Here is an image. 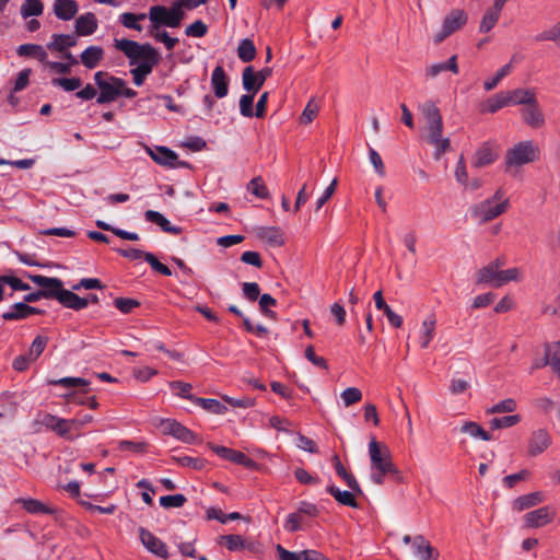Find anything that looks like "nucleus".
<instances>
[{"instance_id": "1", "label": "nucleus", "mask_w": 560, "mask_h": 560, "mask_svg": "<svg viewBox=\"0 0 560 560\" xmlns=\"http://www.w3.org/2000/svg\"><path fill=\"white\" fill-rule=\"evenodd\" d=\"M424 119L423 137L434 147V158L439 160L451 148L448 138L443 137V120L440 109L433 102H425L419 106Z\"/></svg>"}, {"instance_id": "2", "label": "nucleus", "mask_w": 560, "mask_h": 560, "mask_svg": "<svg viewBox=\"0 0 560 560\" xmlns=\"http://www.w3.org/2000/svg\"><path fill=\"white\" fill-rule=\"evenodd\" d=\"M114 47L121 51L128 59L129 65H139L140 62H149L158 65L160 62L159 51L150 44H139L131 39H114Z\"/></svg>"}, {"instance_id": "3", "label": "nucleus", "mask_w": 560, "mask_h": 560, "mask_svg": "<svg viewBox=\"0 0 560 560\" xmlns=\"http://www.w3.org/2000/svg\"><path fill=\"white\" fill-rule=\"evenodd\" d=\"M510 207V200L500 188L492 197L475 203L470 208L471 217L479 223H487L503 214Z\"/></svg>"}, {"instance_id": "4", "label": "nucleus", "mask_w": 560, "mask_h": 560, "mask_svg": "<svg viewBox=\"0 0 560 560\" xmlns=\"http://www.w3.org/2000/svg\"><path fill=\"white\" fill-rule=\"evenodd\" d=\"M184 16L185 13L179 8L177 1H175L171 8L153 5L148 13V18L151 22L150 27L154 28H161L162 26L172 28L179 27Z\"/></svg>"}, {"instance_id": "5", "label": "nucleus", "mask_w": 560, "mask_h": 560, "mask_svg": "<svg viewBox=\"0 0 560 560\" xmlns=\"http://www.w3.org/2000/svg\"><path fill=\"white\" fill-rule=\"evenodd\" d=\"M94 81L100 89V94L96 98L97 104L112 103L119 97V88H122V79L114 77L108 72L97 71L94 74Z\"/></svg>"}, {"instance_id": "6", "label": "nucleus", "mask_w": 560, "mask_h": 560, "mask_svg": "<svg viewBox=\"0 0 560 560\" xmlns=\"http://www.w3.org/2000/svg\"><path fill=\"white\" fill-rule=\"evenodd\" d=\"M538 156V148L532 141H522L506 152V168L518 167L535 161Z\"/></svg>"}, {"instance_id": "7", "label": "nucleus", "mask_w": 560, "mask_h": 560, "mask_svg": "<svg viewBox=\"0 0 560 560\" xmlns=\"http://www.w3.org/2000/svg\"><path fill=\"white\" fill-rule=\"evenodd\" d=\"M34 423L40 424L46 429L55 432L58 436L69 441H72L81 435V433H73L70 419L59 418L51 413L39 412Z\"/></svg>"}, {"instance_id": "8", "label": "nucleus", "mask_w": 560, "mask_h": 560, "mask_svg": "<svg viewBox=\"0 0 560 560\" xmlns=\"http://www.w3.org/2000/svg\"><path fill=\"white\" fill-rule=\"evenodd\" d=\"M369 455L371 459V469L378 470H396L397 467L392 460V454L389 448L375 439H372L369 443Z\"/></svg>"}, {"instance_id": "9", "label": "nucleus", "mask_w": 560, "mask_h": 560, "mask_svg": "<svg viewBox=\"0 0 560 560\" xmlns=\"http://www.w3.org/2000/svg\"><path fill=\"white\" fill-rule=\"evenodd\" d=\"M467 22V14L459 9L452 10L444 19L441 31L435 35L434 42L442 43L446 37L462 28Z\"/></svg>"}, {"instance_id": "10", "label": "nucleus", "mask_w": 560, "mask_h": 560, "mask_svg": "<svg viewBox=\"0 0 560 560\" xmlns=\"http://www.w3.org/2000/svg\"><path fill=\"white\" fill-rule=\"evenodd\" d=\"M556 517V510L549 505L540 506L527 512L523 516L524 526L527 528H539L550 524Z\"/></svg>"}, {"instance_id": "11", "label": "nucleus", "mask_w": 560, "mask_h": 560, "mask_svg": "<svg viewBox=\"0 0 560 560\" xmlns=\"http://www.w3.org/2000/svg\"><path fill=\"white\" fill-rule=\"evenodd\" d=\"M160 427L164 434L172 435L184 443L192 444L197 442V435L176 420L162 419Z\"/></svg>"}, {"instance_id": "12", "label": "nucleus", "mask_w": 560, "mask_h": 560, "mask_svg": "<svg viewBox=\"0 0 560 560\" xmlns=\"http://www.w3.org/2000/svg\"><path fill=\"white\" fill-rule=\"evenodd\" d=\"M271 68H264L255 72L253 67H246L242 73L243 88L247 92L257 93L265 81L271 75Z\"/></svg>"}, {"instance_id": "13", "label": "nucleus", "mask_w": 560, "mask_h": 560, "mask_svg": "<svg viewBox=\"0 0 560 560\" xmlns=\"http://www.w3.org/2000/svg\"><path fill=\"white\" fill-rule=\"evenodd\" d=\"M208 445L218 456L225 460L242 465L246 468L256 467V462L240 451L229 448L225 446H219L212 443H209Z\"/></svg>"}, {"instance_id": "14", "label": "nucleus", "mask_w": 560, "mask_h": 560, "mask_svg": "<svg viewBox=\"0 0 560 560\" xmlns=\"http://www.w3.org/2000/svg\"><path fill=\"white\" fill-rule=\"evenodd\" d=\"M521 117L523 122L532 129H541L546 126V116L538 101L523 107L521 109Z\"/></svg>"}, {"instance_id": "15", "label": "nucleus", "mask_w": 560, "mask_h": 560, "mask_svg": "<svg viewBox=\"0 0 560 560\" xmlns=\"http://www.w3.org/2000/svg\"><path fill=\"white\" fill-rule=\"evenodd\" d=\"M147 152L155 163L162 166L177 167L184 165L178 161V155L166 147H156L155 149L147 147Z\"/></svg>"}, {"instance_id": "16", "label": "nucleus", "mask_w": 560, "mask_h": 560, "mask_svg": "<svg viewBox=\"0 0 560 560\" xmlns=\"http://www.w3.org/2000/svg\"><path fill=\"white\" fill-rule=\"evenodd\" d=\"M139 537L142 545L153 555L166 559L168 557L165 544L148 529L140 527Z\"/></svg>"}, {"instance_id": "17", "label": "nucleus", "mask_w": 560, "mask_h": 560, "mask_svg": "<svg viewBox=\"0 0 560 560\" xmlns=\"http://www.w3.org/2000/svg\"><path fill=\"white\" fill-rule=\"evenodd\" d=\"M28 278L42 288V292H50V294L44 295L46 299L54 298L58 301V293L63 291V283L60 279L49 278L42 275H28Z\"/></svg>"}, {"instance_id": "18", "label": "nucleus", "mask_w": 560, "mask_h": 560, "mask_svg": "<svg viewBox=\"0 0 560 560\" xmlns=\"http://www.w3.org/2000/svg\"><path fill=\"white\" fill-rule=\"evenodd\" d=\"M551 444V436L546 429H537L532 432L528 440V454L537 456L545 452Z\"/></svg>"}, {"instance_id": "19", "label": "nucleus", "mask_w": 560, "mask_h": 560, "mask_svg": "<svg viewBox=\"0 0 560 560\" xmlns=\"http://www.w3.org/2000/svg\"><path fill=\"white\" fill-rule=\"evenodd\" d=\"M436 316L434 314H428L420 324L418 330V341L422 349L429 347L436 334Z\"/></svg>"}, {"instance_id": "20", "label": "nucleus", "mask_w": 560, "mask_h": 560, "mask_svg": "<svg viewBox=\"0 0 560 560\" xmlns=\"http://www.w3.org/2000/svg\"><path fill=\"white\" fill-rule=\"evenodd\" d=\"M255 235L264 243L272 247H280L284 244V235L278 226H257Z\"/></svg>"}, {"instance_id": "21", "label": "nucleus", "mask_w": 560, "mask_h": 560, "mask_svg": "<svg viewBox=\"0 0 560 560\" xmlns=\"http://www.w3.org/2000/svg\"><path fill=\"white\" fill-rule=\"evenodd\" d=\"M546 497L541 491H535L521 497H517L512 502V509L516 512H522L534 506L539 505L545 501Z\"/></svg>"}, {"instance_id": "22", "label": "nucleus", "mask_w": 560, "mask_h": 560, "mask_svg": "<svg viewBox=\"0 0 560 560\" xmlns=\"http://www.w3.org/2000/svg\"><path fill=\"white\" fill-rule=\"evenodd\" d=\"M211 86L217 97L222 98L229 92V78L222 66H217L211 74Z\"/></svg>"}, {"instance_id": "23", "label": "nucleus", "mask_w": 560, "mask_h": 560, "mask_svg": "<svg viewBox=\"0 0 560 560\" xmlns=\"http://www.w3.org/2000/svg\"><path fill=\"white\" fill-rule=\"evenodd\" d=\"M52 10L59 20L70 21L77 15L79 4L74 0H55Z\"/></svg>"}, {"instance_id": "24", "label": "nucleus", "mask_w": 560, "mask_h": 560, "mask_svg": "<svg viewBox=\"0 0 560 560\" xmlns=\"http://www.w3.org/2000/svg\"><path fill=\"white\" fill-rule=\"evenodd\" d=\"M412 549L413 553L420 560H435L439 556L438 551L432 548L429 541L421 535L413 537Z\"/></svg>"}, {"instance_id": "25", "label": "nucleus", "mask_w": 560, "mask_h": 560, "mask_svg": "<svg viewBox=\"0 0 560 560\" xmlns=\"http://www.w3.org/2000/svg\"><path fill=\"white\" fill-rule=\"evenodd\" d=\"M510 105H523L524 107L537 102L534 89H515L506 92Z\"/></svg>"}, {"instance_id": "26", "label": "nucleus", "mask_w": 560, "mask_h": 560, "mask_svg": "<svg viewBox=\"0 0 560 560\" xmlns=\"http://www.w3.org/2000/svg\"><path fill=\"white\" fill-rule=\"evenodd\" d=\"M58 302L65 307L80 311L85 308L89 305V299L81 298L75 294L73 291L66 290L58 293Z\"/></svg>"}, {"instance_id": "27", "label": "nucleus", "mask_w": 560, "mask_h": 560, "mask_svg": "<svg viewBox=\"0 0 560 560\" xmlns=\"http://www.w3.org/2000/svg\"><path fill=\"white\" fill-rule=\"evenodd\" d=\"M97 19L91 12L84 13L75 20V33L78 36H90L97 30Z\"/></svg>"}, {"instance_id": "28", "label": "nucleus", "mask_w": 560, "mask_h": 560, "mask_svg": "<svg viewBox=\"0 0 560 560\" xmlns=\"http://www.w3.org/2000/svg\"><path fill=\"white\" fill-rule=\"evenodd\" d=\"M104 58V49L101 46H89L80 55V61L88 69L96 68Z\"/></svg>"}, {"instance_id": "29", "label": "nucleus", "mask_w": 560, "mask_h": 560, "mask_svg": "<svg viewBox=\"0 0 560 560\" xmlns=\"http://www.w3.org/2000/svg\"><path fill=\"white\" fill-rule=\"evenodd\" d=\"M144 217L148 222L159 225L163 232L174 235L182 233V229L179 226L173 225L162 213L158 211L147 210L144 212Z\"/></svg>"}, {"instance_id": "30", "label": "nucleus", "mask_w": 560, "mask_h": 560, "mask_svg": "<svg viewBox=\"0 0 560 560\" xmlns=\"http://www.w3.org/2000/svg\"><path fill=\"white\" fill-rule=\"evenodd\" d=\"M497 153L487 143L482 144L474 154L471 164L476 168H482L497 160Z\"/></svg>"}, {"instance_id": "31", "label": "nucleus", "mask_w": 560, "mask_h": 560, "mask_svg": "<svg viewBox=\"0 0 560 560\" xmlns=\"http://www.w3.org/2000/svg\"><path fill=\"white\" fill-rule=\"evenodd\" d=\"M77 45V37L70 34H54L47 48L51 51L66 52L68 48Z\"/></svg>"}, {"instance_id": "32", "label": "nucleus", "mask_w": 560, "mask_h": 560, "mask_svg": "<svg viewBox=\"0 0 560 560\" xmlns=\"http://www.w3.org/2000/svg\"><path fill=\"white\" fill-rule=\"evenodd\" d=\"M443 71H452L453 73H458V66H457V57L452 56L447 61L445 62H438L432 63L425 69V75L434 79L436 78L441 72Z\"/></svg>"}, {"instance_id": "33", "label": "nucleus", "mask_w": 560, "mask_h": 560, "mask_svg": "<svg viewBox=\"0 0 560 560\" xmlns=\"http://www.w3.org/2000/svg\"><path fill=\"white\" fill-rule=\"evenodd\" d=\"M502 8L503 5L498 7L497 0H494L493 5L485 12V15L479 26L480 33H488L495 26L500 18Z\"/></svg>"}, {"instance_id": "34", "label": "nucleus", "mask_w": 560, "mask_h": 560, "mask_svg": "<svg viewBox=\"0 0 560 560\" xmlns=\"http://www.w3.org/2000/svg\"><path fill=\"white\" fill-rule=\"evenodd\" d=\"M326 491L334 497V499L342 504V505H346V506H350V508H357L358 506V503H357V500H355V494L352 490L351 491H347V490H340L339 488H337L336 486L334 485H330L327 487Z\"/></svg>"}, {"instance_id": "35", "label": "nucleus", "mask_w": 560, "mask_h": 560, "mask_svg": "<svg viewBox=\"0 0 560 560\" xmlns=\"http://www.w3.org/2000/svg\"><path fill=\"white\" fill-rule=\"evenodd\" d=\"M30 514H54L55 510L36 499L20 498L15 500Z\"/></svg>"}, {"instance_id": "36", "label": "nucleus", "mask_w": 560, "mask_h": 560, "mask_svg": "<svg viewBox=\"0 0 560 560\" xmlns=\"http://www.w3.org/2000/svg\"><path fill=\"white\" fill-rule=\"evenodd\" d=\"M544 364H549L552 371L560 376V342L546 346Z\"/></svg>"}, {"instance_id": "37", "label": "nucleus", "mask_w": 560, "mask_h": 560, "mask_svg": "<svg viewBox=\"0 0 560 560\" xmlns=\"http://www.w3.org/2000/svg\"><path fill=\"white\" fill-rule=\"evenodd\" d=\"M20 57H33L38 59L40 62H47L46 49L37 44H23L18 47L16 50Z\"/></svg>"}, {"instance_id": "38", "label": "nucleus", "mask_w": 560, "mask_h": 560, "mask_svg": "<svg viewBox=\"0 0 560 560\" xmlns=\"http://www.w3.org/2000/svg\"><path fill=\"white\" fill-rule=\"evenodd\" d=\"M499 271L500 270L488 264L476 272V283L491 284L497 288Z\"/></svg>"}, {"instance_id": "39", "label": "nucleus", "mask_w": 560, "mask_h": 560, "mask_svg": "<svg viewBox=\"0 0 560 560\" xmlns=\"http://www.w3.org/2000/svg\"><path fill=\"white\" fill-rule=\"evenodd\" d=\"M32 306L26 303L19 302L15 303L10 311L2 314L3 319L5 320H19L24 319L31 316Z\"/></svg>"}, {"instance_id": "40", "label": "nucleus", "mask_w": 560, "mask_h": 560, "mask_svg": "<svg viewBox=\"0 0 560 560\" xmlns=\"http://www.w3.org/2000/svg\"><path fill=\"white\" fill-rule=\"evenodd\" d=\"M505 106H510L508 94L506 92H501L486 101L482 107V112H489L493 114Z\"/></svg>"}, {"instance_id": "41", "label": "nucleus", "mask_w": 560, "mask_h": 560, "mask_svg": "<svg viewBox=\"0 0 560 560\" xmlns=\"http://www.w3.org/2000/svg\"><path fill=\"white\" fill-rule=\"evenodd\" d=\"M460 431L470 435L471 438L480 439L482 441L492 440V436L475 421H466L462 425Z\"/></svg>"}, {"instance_id": "42", "label": "nucleus", "mask_w": 560, "mask_h": 560, "mask_svg": "<svg viewBox=\"0 0 560 560\" xmlns=\"http://www.w3.org/2000/svg\"><path fill=\"white\" fill-rule=\"evenodd\" d=\"M194 402L203 408L205 410L214 415H224L228 408L217 399L212 398H195Z\"/></svg>"}, {"instance_id": "43", "label": "nucleus", "mask_w": 560, "mask_h": 560, "mask_svg": "<svg viewBox=\"0 0 560 560\" xmlns=\"http://www.w3.org/2000/svg\"><path fill=\"white\" fill-rule=\"evenodd\" d=\"M536 42H553L560 47V21L535 36Z\"/></svg>"}, {"instance_id": "44", "label": "nucleus", "mask_w": 560, "mask_h": 560, "mask_svg": "<svg viewBox=\"0 0 560 560\" xmlns=\"http://www.w3.org/2000/svg\"><path fill=\"white\" fill-rule=\"evenodd\" d=\"M237 56L243 62L254 60L256 56V47L252 39L244 38L240 42L237 47Z\"/></svg>"}, {"instance_id": "45", "label": "nucleus", "mask_w": 560, "mask_h": 560, "mask_svg": "<svg viewBox=\"0 0 560 560\" xmlns=\"http://www.w3.org/2000/svg\"><path fill=\"white\" fill-rule=\"evenodd\" d=\"M522 420V417L517 413L515 415H509L503 416L500 418H493L490 420L489 424L492 430H500V429H506L512 428L516 424H518Z\"/></svg>"}, {"instance_id": "46", "label": "nucleus", "mask_w": 560, "mask_h": 560, "mask_svg": "<svg viewBox=\"0 0 560 560\" xmlns=\"http://www.w3.org/2000/svg\"><path fill=\"white\" fill-rule=\"evenodd\" d=\"M43 11L44 3L42 0H25L21 5V15L23 19L42 15Z\"/></svg>"}, {"instance_id": "47", "label": "nucleus", "mask_w": 560, "mask_h": 560, "mask_svg": "<svg viewBox=\"0 0 560 560\" xmlns=\"http://www.w3.org/2000/svg\"><path fill=\"white\" fill-rule=\"evenodd\" d=\"M247 190L259 199H268L270 196L261 176L250 179L247 184Z\"/></svg>"}, {"instance_id": "48", "label": "nucleus", "mask_w": 560, "mask_h": 560, "mask_svg": "<svg viewBox=\"0 0 560 560\" xmlns=\"http://www.w3.org/2000/svg\"><path fill=\"white\" fill-rule=\"evenodd\" d=\"M154 66L149 62H140L136 68H132L130 73L132 74L133 83L137 86H141L145 78L152 72Z\"/></svg>"}, {"instance_id": "49", "label": "nucleus", "mask_w": 560, "mask_h": 560, "mask_svg": "<svg viewBox=\"0 0 560 560\" xmlns=\"http://www.w3.org/2000/svg\"><path fill=\"white\" fill-rule=\"evenodd\" d=\"M517 404L513 398L503 399L486 410L487 415L512 413L516 410Z\"/></svg>"}, {"instance_id": "50", "label": "nucleus", "mask_w": 560, "mask_h": 560, "mask_svg": "<svg viewBox=\"0 0 560 560\" xmlns=\"http://www.w3.org/2000/svg\"><path fill=\"white\" fill-rule=\"evenodd\" d=\"M96 226L98 229H101V230H104V231H110L116 236H118V237H120L122 240L138 241L140 238L139 234H137L135 232H128V231H125V230H121V229H118V228H114L110 224H108V223H106L105 221H102V220H97L96 221Z\"/></svg>"}, {"instance_id": "51", "label": "nucleus", "mask_w": 560, "mask_h": 560, "mask_svg": "<svg viewBox=\"0 0 560 560\" xmlns=\"http://www.w3.org/2000/svg\"><path fill=\"white\" fill-rule=\"evenodd\" d=\"M523 279V271L520 268H510L499 271V279L497 288H500L511 281H521Z\"/></svg>"}, {"instance_id": "52", "label": "nucleus", "mask_w": 560, "mask_h": 560, "mask_svg": "<svg viewBox=\"0 0 560 560\" xmlns=\"http://www.w3.org/2000/svg\"><path fill=\"white\" fill-rule=\"evenodd\" d=\"M145 16L147 15L144 13L135 14L130 12H125L119 16V20L125 27L141 32L142 26L138 23V21L144 20Z\"/></svg>"}, {"instance_id": "53", "label": "nucleus", "mask_w": 560, "mask_h": 560, "mask_svg": "<svg viewBox=\"0 0 560 560\" xmlns=\"http://www.w3.org/2000/svg\"><path fill=\"white\" fill-rule=\"evenodd\" d=\"M150 35L160 43H163L167 50H172L178 43L177 38L171 37L167 32L161 31V28H149Z\"/></svg>"}, {"instance_id": "54", "label": "nucleus", "mask_w": 560, "mask_h": 560, "mask_svg": "<svg viewBox=\"0 0 560 560\" xmlns=\"http://www.w3.org/2000/svg\"><path fill=\"white\" fill-rule=\"evenodd\" d=\"M54 86H59L66 92H72L81 88L82 81L80 78H55L51 80Z\"/></svg>"}, {"instance_id": "55", "label": "nucleus", "mask_w": 560, "mask_h": 560, "mask_svg": "<svg viewBox=\"0 0 560 560\" xmlns=\"http://www.w3.org/2000/svg\"><path fill=\"white\" fill-rule=\"evenodd\" d=\"M256 93L248 92V94H244L240 98V112L244 117H253L255 115L253 110V103Z\"/></svg>"}, {"instance_id": "56", "label": "nucleus", "mask_w": 560, "mask_h": 560, "mask_svg": "<svg viewBox=\"0 0 560 560\" xmlns=\"http://www.w3.org/2000/svg\"><path fill=\"white\" fill-rule=\"evenodd\" d=\"M511 69H512L511 63H508V65H504L503 67H501L492 79L485 81V83H483L485 90H487V91L493 90L499 84V82L511 72Z\"/></svg>"}, {"instance_id": "57", "label": "nucleus", "mask_w": 560, "mask_h": 560, "mask_svg": "<svg viewBox=\"0 0 560 560\" xmlns=\"http://www.w3.org/2000/svg\"><path fill=\"white\" fill-rule=\"evenodd\" d=\"M208 518L218 520L221 523H226L228 521H235L242 518L241 514L237 512H232L230 514H223L221 510L211 508L207 511Z\"/></svg>"}, {"instance_id": "58", "label": "nucleus", "mask_w": 560, "mask_h": 560, "mask_svg": "<svg viewBox=\"0 0 560 560\" xmlns=\"http://www.w3.org/2000/svg\"><path fill=\"white\" fill-rule=\"evenodd\" d=\"M345 407H349L362 399V392L357 387H348L341 393Z\"/></svg>"}, {"instance_id": "59", "label": "nucleus", "mask_w": 560, "mask_h": 560, "mask_svg": "<svg viewBox=\"0 0 560 560\" xmlns=\"http://www.w3.org/2000/svg\"><path fill=\"white\" fill-rule=\"evenodd\" d=\"M186 498L184 494L177 493L173 495H163L160 498V504L165 508H180L185 504Z\"/></svg>"}, {"instance_id": "60", "label": "nucleus", "mask_w": 560, "mask_h": 560, "mask_svg": "<svg viewBox=\"0 0 560 560\" xmlns=\"http://www.w3.org/2000/svg\"><path fill=\"white\" fill-rule=\"evenodd\" d=\"M47 342H48V339L46 337H43V336H37L31 347H30V350H28V355L31 357V359H33L34 361L44 352L46 346H47Z\"/></svg>"}, {"instance_id": "61", "label": "nucleus", "mask_w": 560, "mask_h": 560, "mask_svg": "<svg viewBox=\"0 0 560 560\" xmlns=\"http://www.w3.org/2000/svg\"><path fill=\"white\" fill-rule=\"evenodd\" d=\"M174 460L180 466L190 467L196 470H201L206 465L205 459L190 456L174 457Z\"/></svg>"}, {"instance_id": "62", "label": "nucleus", "mask_w": 560, "mask_h": 560, "mask_svg": "<svg viewBox=\"0 0 560 560\" xmlns=\"http://www.w3.org/2000/svg\"><path fill=\"white\" fill-rule=\"evenodd\" d=\"M71 428L74 434L81 433V430L93 422V416L90 413L78 415L70 419Z\"/></svg>"}, {"instance_id": "63", "label": "nucleus", "mask_w": 560, "mask_h": 560, "mask_svg": "<svg viewBox=\"0 0 560 560\" xmlns=\"http://www.w3.org/2000/svg\"><path fill=\"white\" fill-rule=\"evenodd\" d=\"M208 26L201 21L197 20L190 25H188L185 30V34L189 37H202L207 34Z\"/></svg>"}, {"instance_id": "64", "label": "nucleus", "mask_w": 560, "mask_h": 560, "mask_svg": "<svg viewBox=\"0 0 560 560\" xmlns=\"http://www.w3.org/2000/svg\"><path fill=\"white\" fill-rule=\"evenodd\" d=\"M319 110V107L317 104L314 103L313 100H311L307 105L305 106L304 110L302 112V115L300 117L301 124H310L314 120V118L317 116Z\"/></svg>"}]
</instances>
